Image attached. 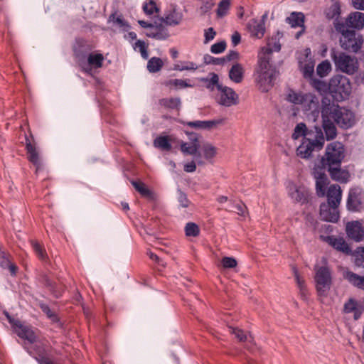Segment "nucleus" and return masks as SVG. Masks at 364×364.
Wrapping results in <instances>:
<instances>
[{"label": "nucleus", "instance_id": "f257e3e1", "mask_svg": "<svg viewBox=\"0 0 364 364\" xmlns=\"http://www.w3.org/2000/svg\"><path fill=\"white\" fill-rule=\"evenodd\" d=\"M279 72L275 65L270 63V58L259 56L257 68L255 71V82L262 92H268L274 85Z\"/></svg>", "mask_w": 364, "mask_h": 364}, {"label": "nucleus", "instance_id": "f03ea898", "mask_svg": "<svg viewBox=\"0 0 364 364\" xmlns=\"http://www.w3.org/2000/svg\"><path fill=\"white\" fill-rule=\"evenodd\" d=\"M346 26L338 21L335 23V30L339 35L341 48L349 53H360L364 43L363 35L355 30L349 29Z\"/></svg>", "mask_w": 364, "mask_h": 364}, {"label": "nucleus", "instance_id": "7ed1b4c3", "mask_svg": "<svg viewBox=\"0 0 364 364\" xmlns=\"http://www.w3.org/2000/svg\"><path fill=\"white\" fill-rule=\"evenodd\" d=\"M321 104L323 107H328L330 109L331 118L341 128L347 129L355 124V115L350 110L335 105L326 97L322 98Z\"/></svg>", "mask_w": 364, "mask_h": 364}, {"label": "nucleus", "instance_id": "20e7f679", "mask_svg": "<svg viewBox=\"0 0 364 364\" xmlns=\"http://www.w3.org/2000/svg\"><path fill=\"white\" fill-rule=\"evenodd\" d=\"M312 137H304L301 144L296 149V154L302 159H309L313 151L321 150L324 144V135L321 128L314 127Z\"/></svg>", "mask_w": 364, "mask_h": 364}, {"label": "nucleus", "instance_id": "39448f33", "mask_svg": "<svg viewBox=\"0 0 364 364\" xmlns=\"http://www.w3.org/2000/svg\"><path fill=\"white\" fill-rule=\"evenodd\" d=\"M344 157V145L339 141H333L327 145L325 154L320 161L321 166L324 168L333 166H341Z\"/></svg>", "mask_w": 364, "mask_h": 364}, {"label": "nucleus", "instance_id": "423d86ee", "mask_svg": "<svg viewBox=\"0 0 364 364\" xmlns=\"http://www.w3.org/2000/svg\"><path fill=\"white\" fill-rule=\"evenodd\" d=\"M330 57L336 69L343 73L352 75L358 69L357 61L354 58L335 48L331 49Z\"/></svg>", "mask_w": 364, "mask_h": 364}, {"label": "nucleus", "instance_id": "0eeeda50", "mask_svg": "<svg viewBox=\"0 0 364 364\" xmlns=\"http://www.w3.org/2000/svg\"><path fill=\"white\" fill-rule=\"evenodd\" d=\"M330 94L338 102L343 101L348 97L351 92L350 80L344 75H336L330 80Z\"/></svg>", "mask_w": 364, "mask_h": 364}, {"label": "nucleus", "instance_id": "6e6552de", "mask_svg": "<svg viewBox=\"0 0 364 364\" xmlns=\"http://www.w3.org/2000/svg\"><path fill=\"white\" fill-rule=\"evenodd\" d=\"M315 270L314 280L317 293L321 296H326L332 284L331 272L326 266H316Z\"/></svg>", "mask_w": 364, "mask_h": 364}, {"label": "nucleus", "instance_id": "1a4fd4ad", "mask_svg": "<svg viewBox=\"0 0 364 364\" xmlns=\"http://www.w3.org/2000/svg\"><path fill=\"white\" fill-rule=\"evenodd\" d=\"M346 209L350 213L364 211V190L359 186L350 188L346 200Z\"/></svg>", "mask_w": 364, "mask_h": 364}, {"label": "nucleus", "instance_id": "9d476101", "mask_svg": "<svg viewBox=\"0 0 364 364\" xmlns=\"http://www.w3.org/2000/svg\"><path fill=\"white\" fill-rule=\"evenodd\" d=\"M138 23L142 28H147L145 35L149 38L159 41H164L170 36L168 29L161 23H157L155 22L154 23H151L144 20H139Z\"/></svg>", "mask_w": 364, "mask_h": 364}, {"label": "nucleus", "instance_id": "9b49d317", "mask_svg": "<svg viewBox=\"0 0 364 364\" xmlns=\"http://www.w3.org/2000/svg\"><path fill=\"white\" fill-rule=\"evenodd\" d=\"M92 46L83 38H77L73 47L75 58L85 71H87V68H85L86 58L92 53Z\"/></svg>", "mask_w": 364, "mask_h": 364}, {"label": "nucleus", "instance_id": "f8f14e48", "mask_svg": "<svg viewBox=\"0 0 364 364\" xmlns=\"http://www.w3.org/2000/svg\"><path fill=\"white\" fill-rule=\"evenodd\" d=\"M287 188L289 197L296 203L301 205L308 203L311 198L309 190L303 185L290 183Z\"/></svg>", "mask_w": 364, "mask_h": 364}, {"label": "nucleus", "instance_id": "ddd939ff", "mask_svg": "<svg viewBox=\"0 0 364 364\" xmlns=\"http://www.w3.org/2000/svg\"><path fill=\"white\" fill-rule=\"evenodd\" d=\"M321 114L322 118V128L325 133L324 140H332L337 136V129L334 121L331 117L330 109L321 105Z\"/></svg>", "mask_w": 364, "mask_h": 364}, {"label": "nucleus", "instance_id": "4468645a", "mask_svg": "<svg viewBox=\"0 0 364 364\" xmlns=\"http://www.w3.org/2000/svg\"><path fill=\"white\" fill-rule=\"evenodd\" d=\"M218 94L215 97L216 102L225 107H230L238 103V95L231 87L218 86Z\"/></svg>", "mask_w": 364, "mask_h": 364}, {"label": "nucleus", "instance_id": "2eb2a0df", "mask_svg": "<svg viewBox=\"0 0 364 364\" xmlns=\"http://www.w3.org/2000/svg\"><path fill=\"white\" fill-rule=\"evenodd\" d=\"M347 237L355 242L364 240V228L360 220L349 221L346 224Z\"/></svg>", "mask_w": 364, "mask_h": 364}, {"label": "nucleus", "instance_id": "dca6fc26", "mask_svg": "<svg viewBox=\"0 0 364 364\" xmlns=\"http://www.w3.org/2000/svg\"><path fill=\"white\" fill-rule=\"evenodd\" d=\"M324 168L318 166L313 171V175L316 179V191L319 197H323L326 195V186L328 184L329 181L328 176L324 172Z\"/></svg>", "mask_w": 364, "mask_h": 364}, {"label": "nucleus", "instance_id": "f3484780", "mask_svg": "<svg viewBox=\"0 0 364 364\" xmlns=\"http://www.w3.org/2000/svg\"><path fill=\"white\" fill-rule=\"evenodd\" d=\"M343 24H346L349 29L360 31L364 28V13L360 11L351 12L343 21Z\"/></svg>", "mask_w": 364, "mask_h": 364}, {"label": "nucleus", "instance_id": "a211bd4d", "mask_svg": "<svg viewBox=\"0 0 364 364\" xmlns=\"http://www.w3.org/2000/svg\"><path fill=\"white\" fill-rule=\"evenodd\" d=\"M320 216L325 221L335 223L338 221L340 213L338 208L323 203L320 205Z\"/></svg>", "mask_w": 364, "mask_h": 364}, {"label": "nucleus", "instance_id": "6ab92c4d", "mask_svg": "<svg viewBox=\"0 0 364 364\" xmlns=\"http://www.w3.org/2000/svg\"><path fill=\"white\" fill-rule=\"evenodd\" d=\"M321 238L323 241L327 242L338 251L343 252L346 255H349L351 252V249L343 237H337L334 235H328L321 236Z\"/></svg>", "mask_w": 364, "mask_h": 364}, {"label": "nucleus", "instance_id": "aec40b11", "mask_svg": "<svg viewBox=\"0 0 364 364\" xmlns=\"http://www.w3.org/2000/svg\"><path fill=\"white\" fill-rule=\"evenodd\" d=\"M343 310L346 314L353 313V318L358 320L364 311V301L350 298L344 304Z\"/></svg>", "mask_w": 364, "mask_h": 364}, {"label": "nucleus", "instance_id": "412c9836", "mask_svg": "<svg viewBox=\"0 0 364 364\" xmlns=\"http://www.w3.org/2000/svg\"><path fill=\"white\" fill-rule=\"evenodd\" d=\"M183 14L177 9L176 5H172L164 17L160 18L161 23L163 22L167 26H177L183 19Z\"/></svg>", "mask_w": 364, "mask_h": 364}, {"label": "nucleus", "instance_id": "4be33fe9", "mask_svg": "<svg viewBox=\"0 0 364 364\" xmlns=\"http://www.w3.org/2000/svg\"><path fill=\"white\" fill-rule=\"evenodd\" d=\"M304 105L305 109L309 111L314 117H318L321 110L318 97L312 95H305Z\"/></svg>", "mask_w": 364, "mask_h": 364}, {"label": "nucleus", "instance_id": "5701e85b", "mask_svg": "<svg viewBox=\"0 0 364 364\" xmlns=\"http://www.w3.org/2000/svg\"><path fill=\"white\" fill-rule=\"evenodd\" d=\"M332 1L333 4L326 8L324 14L328 20H333V27L335 28V23L336 21H338L339 23H343V21L340 18L341 14V3L337 0Z\"/></svg>", "mask_w": 364, "mask_h": 364}, {"label": "nucleus", "instance_id": "b1692460", "mask_svg": "<svg viewBox=\"0 0 364 364\" xmlns=\"http://www.w3.org/2000/svg\"><path fill=\"white\" fill-rule=\"evenodd\" d=\"M327 203L333 207L338 208L342 198V191L338 185H331L327 191Z\"/></svg>", "mask_w": 364, "mask_h": 364}, {"label": "nucleus", "instance_id": "393cba45", "mask_svg": "<svg viewBox=\"0 0 364 364\" xmlns=\"http://www.w3.org/2000/svg\"><path fill=\"white\" fill-rule=\"evenodd\" d=\"M331 178L340 183H347L350 178L348 171L342 169L341 166H333L326 168Z\"/></svg>", "mask_w": 364, "mask_h": 364}, {"label": "nucleus", "instance_id": "a878e982", "mask_svg": "<svg viewBox=\"0 0 364 364\" xmlns=\"http://www.w3.org/2000/svg\"><path fill=\"white\" fill-rule=\"evenodd\" d=\"M17 335L31 343H34L36 341V336L33 331L28 326H23L21 321L17 322V325L14 327Z\"/></svg>", "mask_w": 364, "mask_h": 364}, {"label": "nucleus", "instance_id": "bb28decb", "mask_svg": "<svg viewBox=\"0 0 364 364\" xmlns=\"http://www.w3.org/2000/svg\"><path fill=\"white\" fill-rule=\"evenodd\" d=\"M11 255L4 250L0 247V267L4 269H9L11 276H16L18 267L11 262Z\"/></svg>", "mask_w": 364, "mask_h": 364}, {"label": "nucleus", "instance_id": "cd10ccee", "mask_svg": "<svg viewBox=\"0 0 364 364\" xmlns=\"http://www.w3.org/2000/svg\"><path fill=\"white\" fill-rule=\"evenodd\" d=\"M26 149L28 154V159L38 170L41 166V161L36 148L33 145L27 136H25Z\"/></svg>", "mask_w": 364, "mask_h": 364}, {"label": "nucleus", "instance_id": "c85d7f7f", "mask_svg": "<svg viewBox=\"0 0 364 364\" xmlns=\"http://www.w3.org/2000/svg\"><path fill=\"white\" fill-rule=\"evenodd\" d=\"M104 60L105 58L102 54L91 53L86 58L85 68H87V72L92 68H101Z\"/></svg>", "mask_w": 364, "mask_h": 364}, {"label": "nucleus", "instance_id": "c756f323", "mask_svg": "<svg viewBox=\"0 0 364 364\" xmlns=\"http://www.w3.org/2000/svg\"><path fill=\"white\" fill-rule=\"evenodd\" d=\"M344 278L353 287L364 290V276H360L351 271L344 272Z\"/></svg>", "mask_w": 364, "mask_h": 364}, {"label": "nucleus", "instance_id": "7c9ffc66", "mask_svg": "<svg viewBox=\"0 0 364 364\" xmlns=\"http://www.w3.org/2000/svg\"><path fill=\"white\" fill-rule=\"evenodd\" d=\"M265 17L266 14L262 16V20L249 23L248 27L252 36L257 38H261L264 36L265 31L264 18Z\"/></svg>", "mask_w": 364, "mask_h": 364}, {"label": "nucleus", "instance_id": "2f4dec72", "mask_svg": "<svg viewBox=\"0 0 364 364\" xmlns=\"http://www.w3.org/2000/svg\"><path fill=\"white\" fill-rule=\"evenodd\" d=\"M223 119H213L208 121H193L187 122V125L192 128L200 129H210L213 127L221 124Z\"/></svg>", "mask_w": 364, "mask_h": 364}, {"label": "nucleus", "instance_id": "473e14b6", "mask_svg": "<svg viewBox=\"0 0 364 364\" xmlns=\"http://www.w3.org/2000/svg\"><path fill=\"white\" fill-rule=\"evenodd\" d=\"M199 80L205 83V87L210 91H213L215 88L218 90V86L222 84L219 82V77L215 73H210L206 77H200Z\"/></svg>", "mask_w": 364, "mask_h": 364}, {"label": "nucleus", "instance_id": "72a5a7b5", "mask_svg": "<svg viewBox=\"0 0 364 364\" xmlns=\"http://www.w3.org/2000/svg\"><path fill=\"white\" fill-rule=\"evenodd\" d=\"M244 77V69L241 64H234L229 71L230 79L235 83L242 82Z\"/></svg>", "mask_w": 364, "mask_h": 364}, {"label": "nucleus", "instance_id": "f704fd0d", "mask_svg": "<svg viewBox=\"0 0 364 364\" xmlns=\"http://www.w3.org/2000/svg\"><path fill=\"white\" fill-rule=\"evenodd\" d=\"M33 349L36 351L35 358L39 364H53V361L48 357L43 346L35 344Z\"/></svg>", "mask_w": 364, "mask_h": 364}, {"label": "nucleus", "instance_id": "c9c22d12", "mask_svg": "<svg viewBox=\"0 0 364 364\" xmlns=\"http://www.w3.org/2000/svg\"><path fill=\"white\" fill-rule=\"evenodd\" d=\"M108 22H112L114 26L119 28L123 32L128 31L131 27L129 23L124 19L122 15L117 16L116 14H112L109 16Z\"/></svg>", "mask_w": 364, "mask_h": 364}, {"label": "nucleus", "instance_id": "e433bc0d", "mask_svg": "<svg viewBox=\"0 0 364 364\" xmlns=\"http://www.w3.org/2000/svg\"><path fill=\"white\" fill-rule=\"evenodd\" d=\"M281 49V44L279 41L276 39L272 38L269 40L267 46L262 48V53L259 54V56H266L267 58H270V55L272 52L276 51L278 52Z\"/></svg>", "mask_w": 364, "mask_h": 364}, {"label": "nucleus", "instance_id": "4c0bfd02", "mask_svg": "<svg viewBox=\"0 0 364 364\" xmlns=\"http://www.w3.org/2000/svg\"><path fill=\"white\" fill-rule=\"evenodd\" d=\"M200 145L192 144L187 142L181 141L180 144L181 151L186 155L196 156L200 157V154L198 153Z\"/></svg>", "mask_w": 364, "mask_h": 364}, {"label": "nucleus", "instance_id": "58836bf2", "mask_svg": "<svg viewBox=\"0 0 364 364\" xmlns=\"http://www.w3.org/2000/svg\"><path fill=\"white\" fill-rule=\"evenodd\" d=\"M287 21L292 28L304 27V16L301 12H292L291 15L287 18Z\"/></svg>", "mask_w": 364, "mask_h": 364}, {"label": "nucleus", "instance_id": "ea45409f", "mask_svg": "<svg viewBox=\"0 0 364 364\" xmlns=\"http://www.w3.org/2000/svg\"><path fill=\"white\" fill-rule=\"evenodd\" d=\"M161 106L171 109H179L181 101L179 97L163 98L159 100Z\"/></svg>", "mask_w": 364, "mask_h": 364}, {"label": "nucleus", "instance_id": "a19ab883", "mask_svg": "<svg viewBox=\"0 0 364 364\" xmlns=\"http://www.w3.org/2000/svg\"><path fill=\"white\" fill-rule=\"evenodd\" d=\"M45 285L56 298L61 296L64 291V287L63 286L57 284L49 279H45Z\"/></svg>", "mask_w": 364, "mask_h": 364}, {"label": "nucleus", "instance_id": "79ce46f5", "mask_svg": "<svg viewBox=\"0 0 364 364\" xmlns=\"http://www.w3.org/2000/svg\"><path fill=\"white\" fill-rule=\"evenodd\" d=\"M154 146L156 148L161 149L164 151H170L171 144L166 136H159L154 140Z\"/></svg>", "mask_w": 364, "mask_h": 364}, {"label": "nucleus", "instance_id": "37998d69", "mask_svg": "<svg viewBox=\"0 0 364 364\" xmlns=\"http://www.w3.org/2000/svg\"><path fill=\"white\" fill-rule=\"evenodd\" d=\"M164 63L161 58L152 57L147 63V70L149 73H155L159 71L163 67Z\"/></svg>", "mask_w": 364, "mask_h": 364}, {"label": "nucleus", "instance_id": "c03bdc74", "mask_svg": "<svg viewBox=\"0 0 364 364\" xmlns=\"http://www.w3.org/2000/svg\"><path fill=\"white\" fill-rule=\"evenodd\" d=\"M311 85L317 91L322 94L330 93V82H326L319 79H313Z\"/></svg>", "mask_w": 364, "mask_h": 364}, {"label": "nucleus", "instance_id": "a18cd8bd", "mask_svg": "<svg viewBox=\"0 0 364 364\" xmlns=\"http://www.w3.org/2000/svg\"><path fill=\"white\" fill-rule=\"evenodd\" d=\"M132 186L134 188L144 197L151 198L152 196L151 191L141 181H132Z\"/></svg>", "mask_w": 364, "mask_h": 364}, {"label": "nucleus", "instance_id": "49530a36", "mask_svg": "<svg viewBox=\"0 0 364 364\" xmlns=\"http://www.w3.org/2000/svg\"><path fill=\"white\" fill-rule=\"evenodd\" d=\"M307 135H311V134L307 131L306 124L304 123H299L296 126L292 137L294 139H297L300 136H304V138Z\"/></svg>", "mask_w": 364, "mask_h": 364}, {"label": "nucleus", "instance_id": "de8ad7c7", "mask_svg": "<svg viewBox=\"0 0 364 364\" xmlns=\"http://www.w3.org/2000/svg\"><path fill=\"white\" fill-rule=\"evenodd\" d=\"M331 70V65L328 60L321 62L316 68V73L321 77L326 76Z\"/></svg>", "mask_w": 364, "mask_h": 364}, {"label": "nucleus", "instance_id": "09e8293b", "mask_svg": "<svg viewBox=\"0 0 364 364\" xmlns=\"http://www.w3.org/2000/svg\"><path fill=\"white\" fill-rule=\"evenodd\" d=\"M230 0H221L218 4L216 14L218 17L222 18L225 16L230 9Z\"/></svg>", "mask_w": 364, "mask_h": 364}, {"label": "nucleus", "instance_id": "8fccbe9b", "mask_svg": "<svg viewBox=\"0 0 364 364\" xmlns=\"http://www.w3.org/2000/svg\"><path fill=\"white\" fill-rule=\"evenodd\" d=\"M304 95L294 92L290 90L287 96V100L295 105H301L305 101Z\"/></svg>", "mask_w": 364, "mask_h": 364}, {"label": "nucleus", "instance_id": "3c124183", "mask_svg": "<svg viewBox=\"0 0 364 364\" xmlns=\"http://www.w3.org/2000/svg\"><path fill=\"white\" fill-rule=\"evenodd\" d=\"M31 245L38 257L46 261L48 257L45 249L36 241H31Z\"/></svg>", "mask_w": 364, "mask_h": 364}, {"label": "nucleus", "instance_id": "603ef678", "mask_svg": "<svg viewBox=\"0 0 364 364\" xmlns=\"http://www.w3.org/2000/svg\"><path fill=\"white\" fill-rule=\"evenodd\" d=\"M355 265L364 268V247H358L354 253Z\"/></svg>", "mask_w": 364, "mask_h": 364}, {"label": "nucleus", "instance_id": "864d4df0", "mask_svg": "<svg viewBox=\"0 0 364 364\" xmlns=\"http://www.w3.org/2000/svg\"><path fill=\"white\" fill-rule=\"evenodd\" d=\"M186 235L188 237H196L200 233L198 226L194 223H188L185 227Z\"/></svg>", "mask_w": 364, "mask_h": 364}, {"label": "nucleus", "instance_id": "5fc2aeb1", "mask_svg": "<svg viewBox=\"0 0 364 364\" xmlns=\"http://www.w3.org/2000/svg\"><path fill=\"white\" fill-rule=\"evenodd\" d=\"M230 332L231 333L234 334L235 337L241 342L246 341L252 342V338L251 336L249 335V336H247L245 333L240 328H230Z\"/></svg>", "mask_w": 364, "mask_h": 364}, {"label": "nucleus", "instance_id": "6e6d98bb", "mask_svg": "<svg viewBox=\"0 0 364 364\" xmlns=\"http://www.w3.org/2000/svg\"><path fill=\"white\" fill-rule=\"evenodd\" d=\"M39 307L42 310V311L53 321L56 322L58 321V316L57 315L51 311L49 306L45 303L40 302L39 303Z\"/></svg>", "mask_w": 364, "mask_h": 364}, {"label": "nucleus", "instance_id": "4d7b16f0", "mask_svg": "<svg viewBox=\"0 0 364 364\" xmlns=\"http://www.w3.org/2000/svg\"><path fill=\"white\" fill-rule=\"evenodd\" d=\"M137 48H139L141 57L144 59H147L149 54L147 52V46H146L145 42L141 40L136 41L134 45V49L136 50Z\"/></svg>", "mask_w": 364, "mask_h": 364}, {"label": "nucleus", "instance_id": "13d9d810", "mask_svg": "<svg viewBox=\"0 0 364 364\" xmlns=\"http://www.w3.org/2000/svg\"><path fill=\"white\" fill-rule=\"evenodd\" d=\"M166 85H173L178 88L192 87L193 85L181 79L170 80L166 82Z\"/></svg>", "mask_w": 364, "mask_h": 364}, {"label": "nucleus", "instance_id": "bf43d9fd", "mask_svg": "<svg viewBox=\"0 0 364 364\" xmlns=\"http://www.w3.org/2000/svg\"><path fill=\"white\" fill-rule=\"evenodd\" d=\"M143 10L144 13L148 15H151L154 12H158L159 11L154 0H149L148 3L144 4L143 6Z\"/></svg>", "mask_w": 364, "mask_h": 364}, {"label": "nucleus", "instance_id": "052dcab7", "mask_svg": "<svg viewBox=\"0 0 364 364\" xmlns=\"http://www.w3.org/2000/svg\"><path fill=\"white\" fill-rule=\"evenodd\" d=\"M202 2V5L199 8L201 15H205L209 12L215 5L213 0H199Z\"/></svg>", "mask_w": 364, "mask_h": 364}, {"label": "nucleus", "instance_id": "680f3d73", "mask_svg": "<svg viewBox=\"0 0 364 364\" xmlns=\"http://www.w3.org/2000/svg\"><path fill=\"white\" fill-rule=\"evenodd\" d=\"M231 211L235 212L240 215L245 216L247 212V207L242 202L235 203L231 206Z\"/></svg>", "mask_w": 364, "mask_h": 364}, {"label": "nucleus", "instance_id": "e2e57ef3", "mask_svg": "<svg viewBox=\"0 0 364 364\" xmlns=\"http://www.w3.org/2000/svg\"><path fill=\"white\" fill-rule=\"evenodd\" d=\"M204 63L207 65H224V59L223 58H215L212 55L206 54L203 56Z\"/></svg>", "mask_w": 364, "mask_h": 364}, {"label": "nucleus", "instance_id": "0e129e2a", "mask_svg": "<svg viewBox=\"0 0 364 364\" xmlns=\"http://www.w3.org/2000/svg\"><path fill=\"white\" fill-rule=\"evenodd\" d=\"M226 46V42L225 41H222L212 45L210 47V51L214 54H219L225 50Z\"/></svg>", "mask_w": 364, "mask_h": 364}, {"label": "nucleus", "instance_id": "69168bd1", "mask_svg": "<svg viewBox=\"0 0 364 364\" xmlns=\"http://www.w3.org/2000/svg\"><path fill=\"white\" fill-rule=\"evenodd\" d=\"M204 156L207 159H212L216 154V149L211 144H207L203 146Z\"/></svg>", "mask_w": 364, "mask_h": 364}, {"label": "nucleus", "instance_id": "338daca9", "mask_svg": "<svg viewBox=\"0 0 364 364\" xmlns=\"http://www.w3.org/2000/svg\"><path fill=\"white\" fill-rule=\"evenodd\" d=\"M178 202L180 205L183 208L188 207L190 204V200L188 199L186 194L183 192L181 190H178Z\"/></svg>", "mask_w": 364, "mask_h": 364}, {"label": "nucleus", "instance_id": "774afa93", "mask_svg": "<svg viewBox=\"0 0 364 364\" xmlns=\"http://www.w3.org/2000/svg\"><path fill=\"white\" fill-rule=\"evenodd\" d=\"M221 263L223 267L226 269L235 267L237 264L235 258L230 257H224L221 260Z\"/></svg>", "mask_w": 364, "mask_h": 364}]
</instances>
